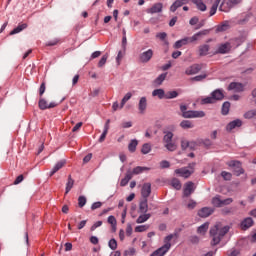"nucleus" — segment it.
Segmentation results:
<instances>
[{"mask_svg": "<svg viewBox=\"0 0 256 256\" xmlns=\"http://www.w3.org/2000/svg\"><path fill=\"white\" fill-rule=\"evenodd\" d=\"M165 79H167V73H162L155 79L154 83L156 85H162Z\"/></svg>", "mask_w": 256, "mask_h": 256, "instance_id": "obj_39", "label": "nucleus"}, {"mask_svg": "<svg viewBox=\"0 0 256 256\" xmlns=\"http://www.w3.org/2000/svg\"><path fill=\"white\" fill-rule=\"evenodd\" d=\"M101 225H103V221H97L95 222L91 228H90V231H95V229H97L98 227H101Z\"/></svg>", "mask_w": 256, "mask_h": 256, "instance_id": "obj_59", "label": "nucleus"}, {"mask_svg": "<svg viewBox=\"0 0 256 256\" xmlns=\"http://www.w3.org/2000/svg\"><path fill=\"white\" fill-rule=\"evenodd\" d=\"M131 97H133V94H131V92L126 93V95L122 98L120 109H123V107H125V103H127V101L131 99Z\"/></svg>", "mask_w": 256, "mask_h": 256, "instance_id": "obj_40", "label": "nucleus"}, {"mask_svg": "<svg viewBox=\"0 0 256 256\" xmlns=\"http://www.w3.org/2000/svg\"><path fill=\"white\" fill-rule=\"evenodd\" d=\"M138 109H139L140 113H145V111L147 110V98L146 97L140 98L139 103H138Z\"/></svg>", "mask_w": 256, "mask_h": 256, "instance_id": "obj_24", "label": "nucleus"}, {"mask_svg": "<svg viewBox=\"0 0 256 256\" xmlns=\"http://www.w3.org/2000/svg\"><path fill=\"white\" fill-rule=\"evenodd\" d=\"M250 243H256V232L249 236Z\"/></svg>", "mask_w": 256, "mask_h": 256, "instance_id": "obj_64", "label": "nucleus"}, {"mask_svg": "<svg viewBox=\"0 0 256 256\" xmlns=\"http://www.w3.org/2000/svg\"><path fill=\"white\" fill-rule=\"evenodd\" d=\"M233 4L231 3V0L223 1L219 7V11H223L224 13H229L231 9H233Z\"/></svg>", "mask_w": 256, "mask_h": 256, "instance_id": "obj_19", "label": "nucleus"}, {"mask_svg": "<svg viewBox=\"0 0 256 256\" xmlns=\"http://www.w3.org/2000/svg\"><path fill=\"white\" fill-rule=\"evenodd\" d=\"M223 97H225V95L223 94V90L216 89L211 93V96L202 99V103L203 105L217 103V101H221Z\"/></svg>", "mask_w": 256, "mask_h": 256, "instance_id": "obj_3", "label": "nucleus"}, {"mask_svg": "<svg viewBox=\"0 0 256 256\" xmlns=\"http://www.w3.org/2000/svg\"><path fill=\"white\" fill-rule=\"evenodd\" d=\"M166 95H167V93H165V90H163V89H155L152 92V96L158 97V99H165Z\"/></svg>", "mask_w": 256, "mask_h": 256, "instance_id": "obj_28", "label": "nucleus"}, {"mask_svg": "<svg viewBox=\"0 0 256 256\" xmlns=\"http://www.w3.org/2000/svg\"><path fill=\"white\" fill-rule=\"evenodd\" d=\"M149 219H151V214L143 213L136 219V223L138 224L145 223L146 221H149Z\"/></svg>", "mask_w": 256, "mask_h": 256, "instance_id": "obj_31", "label": "nucleus"}, {"mask_svg": "<svg viewBox=\"0 0 256 256\" xmlns=\"http://www.w3.org/2000/svg\"><path fill=\"white\" fill-rule=\"evenodd\" d=\"M221 203H222L221 196H215L214 198H212V205L214 207H221Z\"/></svg>", "mask_w": 256, "mask_h": 256, "instance_id": "obj_44", "label": "nucleus"}, {"mask_svg": "<svg viewBox=\"0 0 256 256\" xmlns=\"http://www.w3.org/2000/svg\"><path fill=\"white\" fill-rule=\"evenodd\" d=\"M179 234H169L164 238V245L160 248H158L156 251H154L150 256H164L169 252V249H171V240L172 239H178Z\"/></svg>", "mask_w": 256, "mask_h": 256, "instance_id": "obj_2", "label": "nucleus"}, {"mask_svg": "<svg viewBox=\"0 0 256 256\" xmlns=\"http://www.w3.org/2000/svg\"><path fill=\"white\" fill-rule=\"evenodd\" d=\"M163 133H164V137H163V143H164V145H165L166 143H171V142H173V132H171V131H164Z\"/></svg>", "mask_w": 256, "mask_h": 256, "instance_id": "obj_29", "label": "nucleus"}, {"mask_svg": "<svg viewBox=\"0 0 256 256\" xmlns=\"http://www.w3.org/2000/svg\"><path fill=\"white\" fill-rule=\"evenodd\" d=\"M163 11V3L158 2L153 4V6L146 10L150 15H154V13H161Z\"/></svg>", "mask_w": 256, "mask_h": 256, "instance_id": "obj_13", "label": "nucleus"}, {"mask_svg": "<svg viewBox=\"0 0 256 256\" xmlns=\"http://www.w3.org/2000/svg\"><path fill=\"white\" fill-rule=\"evenodd\" d=\"M229 233V226H224L221 222H217L210 229V236L212 237L211 245H219L221 239Z\"/></svg>", "mask_w": 256, "mask_h": 256, "instance_id": "obj_1", "label": "nucleus"}, {"mask_svg": "<svg viewBox=\"0 0 256 256\" xmlns=\"http://www.w3.org/2000/svg\"><path fill=\"white\" fill-rule=\"evenodd\" d=\"M227 29H229V24L228 23H224L220 26L217 27V31H227Z\"/></svg>", "mask_w": 256, "mask_h": 256, "instance_id": "obj_58", "label": "nucleus"}, {"mask_svg": "<svg viewBox=\"0 0 256 256\" xmlns=\"http://www.w3.org/2000/svg\"><path fill=\"white\" fill-rule=\"evenodd\" d=\"M24 29H27V23L19 24L10 32V35H17V33H21Z\"/></svg>", "mask_w": 256, "mask_h": 256, "instance_id": "obj_33", "label": "nucleus"}, {"mask_svg": "<svg viewBox=\"0 0 256 256\" xmlns=\"http://www.w3.org/2000/svg\"><path fill=\"white\" fill-rule=\"evenodd\" d=\"M45 82H43L41 85H40V88H39V95L40 97H43V94L45 93Z\"/></svg>", "mask_w": 256, "mask_h": 256, "instance_id": "obj_63", "label": "nucleus"}, {"mask_svg": "<svg viewBox=\"0 0 256 256\" xmlns=\"http://www.w3.org/2000/svg\"><path fill=\"white\" fill-rule=\"evenodd\" d=\"M144 171H150V168L143 167V166H137L131 171L132 177H133V175H141V173H143Z\"/></svg>", "mask_w": 256, "mask_h": 256, "instance_id": "obj_27", "label": "nucleus"}, {"mask_svg": "<svg viewBox=\"0 0 256 256\" xmlns=\"http://www.w3.org/2000/svg\"><path fill=\"white\" fill-rule=\"evenodd\" d=\"M141 152L143 153V155H147V153H150L151 152V144H144L142 146V149H141Z\"/></svg>", "mask_w": 256, "mask_h": 256, "instance_id": "obj_50", "label": "nucleus"}, {"mask_svg": "<svg viewBox=\"0 0 256 256\" xmlns=\"http://www.w3.org/2000/svg\"><path fill=\"white\" fill-rule=\"evenodd\" d=\"M107 59H109V54L103 55L100 61L98 62V67H103L105 63H107Z\"/></svg>", "mask_w": 256, "mask_h": 256, "instance_id": "obj_51", "label": "nucleus"}, {"mask_svg": "<svg viewBox=\"0 0 256 256\" xmlns=\"http://www.w3.org/2000/svg\"><path fill=\"white\" fill-rule=\"evenodd\" d=\"M209 51H211V46L209 44H201L198 46L197 53L199 57H207Z\"/></svg>", "mask_w": 256, "mask_h": 256, "instance_id": "obj_11", "label": "nucleus"}, {"mask_svg": "<svg viewBox=\"0 0 256 256\" xmlns=\"http://www.w3.org/2000/svg\"><path fill=\"white\" fill-rule=\"evenodd\" d=\"M153 49H148L139 55V61L140 63H149L151 59H153Z\"/></svg>", "mask_w": 256, "mask_h": 256, "instance_id": "obj_6", "label": "nucleus"}, {"mask_svg": "<svg viewBox=\"0 0 256 256\" xmlns=\"http://www.w3.org/2000/svg\"><path fill=\"white\" fill-rule=\"evenodd\" d=\"M108 223L110 225H117V219H115V216H109L108 217Z\"/></svg>", "mask_w": 256, "mask_h": 256, "instance_id": "obj_62", "label": "nucleus"}, {"mask_svg": "<svg viewBox=\"0 0 256 256\" xmlns=\"http://www.w3.org/2000/svg\"><path fill=\"white\" fill-rule=\"evenodd\" d=\"M176 175L179 177H184V179H187L193 175V170H189L187 167L179 168L174 171Z\"/></svg>", "mask_w": 256, "mask_h": 256, "instance_id": "obj_9", "label": "nucleus"}, {"mask_svg": "<svg viewBox=\"0 0 256 256\" xmlns=\"http://www.w3.org/2000/svg\"><path fill=\"white\" fill-rule=\"evenodd\" d=\"M184 45H189V40L187 37L176 41L174 44V49H181V47H183Z\"/></svg>", "mask_w": 256, "mask_h": 256, "instance_id": "obj_30", "label": "nucleus"}, {"mask_svg": "<svg viewBox=\"0 0 256 256\" xmlns=\"http://www.w3.org/2000/svg\"><path fill=\"white\" fill-rule=\"evenodd\" d=\"M233 203V198H226L222 200L221 207H225V205H231Z\"/></svg>", "mask_w": 256, "mask_h": 256, "instance_id": "obj_56", "label": "nucleus"}, {"mask_svg": "<svg viewBox=\"0 0 256 256\" xmlns=\"http://www.w3.org/2000/svg\"><path fill=\"white\" fill-rule=\"evenodd\" d=\"M137 145H138V142L137 140H132L129 145H128V149L130 151V153H135L136 149H137Z\"/></svg>", "mask_w": 256, "mask_h": 256, "instance_id": "obj_43", "label": "nucleus"}, {"mask_svg": "<svg viewBox=\"0 0 256 256\" xmlns=\"http://www.w3.org/2000/svg\"><path fill=\"white\" fill-rule=\"evenodd\" d=\"M103 205V203L101 202H94L91 206L92 211H95V209H101V206Z\"/></svg>", "mask_w": 256, "mask_h": 256, "instance_id": "obj_61", "label": "nucleus"}, {"mask_svg": "<svg viewBox=\"0 0 256 256\" xmlns=\"http://www.w3.org/2000/svg\"><path fill=\"white\" fill-rule=\"evenodd\" d=\"M179 97V93L177 91H169L166 93L165 99H175Z\"/></svg>", "mask_w": 256, "mask_h": 256, "instance_id": "obj_45", "label": "nucleus"}, {"mask_svg": "<svg viewBox=\"0 0 256 256\" xmlns=\"http://www.w3.org/2000/svg\"><path fill=\"white\" fill-rule=\"evenodd\" d=\"M203 79H207V74H201L191 78V81H203Z\"/></svg>", "mask_w": 256, "mask_h": 256, "instance_id": "obj_55", "label": "nucleus"}, {"mask_svg": "<svg viewBox=\"0 0 256 256\" xmlns=\"http://www.w3.org/2000/svg\"><path fill=\"white\" fill-rule=\"evenodd\" d=\"M229 109H231V103L224 102L223 105H222V115H228L229 114Z\"/></svg>", "mask_w": 256, "mask_h": 256, "instance_id": "obj_42", "label": "nucleus"}, {"mask_svg": "<svg viewBox=\"0 0 256 256\" xmlns=\"http://www.w3.org/2000/svg\"><path fill=\"white\" fill-rule=\"evenodd\" d=\"M253 223V218L248 217L241 222V229H243V231H247V229L253 227Z\"/></svg>", "mask_w": 256, "mask_h": 256, "instance_id": "obj_22", "label": "nucleus"}, {"mask_svg": "<svg viewBox=\"0 0 256 256\" xmlns=\"http://www.w3.org/2000/svg\"><path fill=\"white\" fill-rule=\"evenodd\" d=\"M214 211H215V209H213V208L204 207L198 211V215H199V217L207 218L210 215H213Z\"/></svg>", "mask_w": 256, "mask_h": 256, "instance_id": "obj_16", "label": "nucleus"}, {"mask_svg": "<svg viewBox=\"0 0 256 256\" xmlns=\"http://www.w3.org/2000/svg\"><path fill=\"white\" fill-rule=\"evenodd\" d=\"M228 167L234 168V174L236 177H239V175H243L245 173V170H243V167H241V163L237 160H232L227 163Z\"/></svg>", "mask_w": 256, "mask_h": 256, "instance_id": "obj_5", "label": "nucleus"}, {"mask_svg": "<svg viewBox=\"0 0 256 256\" xmlns=\"http://www.w3.org/2000/svg\"><path fill=\"white\" fill-rule=\"evenodd\" d=\"M148 229H149V224H145V225L136 226L134 231L135 233H145V231H148Z\"/></svg>", "mask_w": 256, "mask_h": 256, "instance_id": "obj_38", "label": "nucleus"}, {"mask_svg": "<svg viewBox=\"0 0 256 256\" xmlns=\"http://www.w3.org/2000/svg\"><path fill=\"white\" fill-rule=\"evenodd\" d=\"M195 147H197V143L194 141L189 142V140L182 138L181 139V149L182 151H186V149H190L191 151H193V149H195Z\"/></svg>", "mask_w": 256, "mask_h": 256, "instance_id": "obj_10", "label": "nucleus"}, {"mask_svg": "<svg viewBox=\"0 0 256 256\" xmlns=\"http://www.w3.org/2000/svg\"><path fill=\"white\" fill-rule=\"evenodd\" d=\"M180 127L182 129H193L195 127V125H193V122H191L190 120H183L180 123Z\"/></svg>", "mask_w": 256, "mask_h": 256, "instance_id": "obj_35", "label": "nucleus"}, {"mask_svg": "<svg viewBox=\"0 0 256 256\" xmlns=\"http://www.w3.org/2000/svg\"><path fill=\"white\" fill-rule=\"evenodd\" d=\"M227 255L228 256H238V255H241V252L239 251V249L232 248L227 251Z\"/></svg>", "mask_w": 256, "mask_h": 256, "instance_id": "obj_52", "label": "nucleus"}, {"mask_svg": "<svg viewBox=\"0 0 256 256\" xmlns=\"http://www.w3.org/2000/svg\"><path fill=\"white\" fill-rule=\"evenodd\" d=\"M221 177H223V179L225 181H231L233 174H231V172H227V171H222L221 172Z\"/></svg>", "mask_w": 256, "mask_h": 256, "instance_id": "obj_48", "label": "nucleus"}, {"mask_svg": "<svg viewBox=\"0 0 256 256\" xmlns=\"http://www.w3.org/2000/svg\"><path fill=\"white\" fill-rule=\"evenodd\" d=\"M110 249H112V251H115V249H117V240L115 239H111L108 243Z\"/></svg>", "mask_w": 256, "mask_h": 256, "instance_id": "obj_54", "label": "nucleus"}, {"mask_svg": "<svg viewBox=\"0 0 256 256\" xmlns=\"http://www.w3.org/2000/svg\"><path fill=\"white\" fill-rule=\"evenodd\" d=\"M235 214V208H224L222 209V215H234Z\"/></svg>", "mask_w": 256, "mask_h": 256, "instance_id": "obj_49", "label": "nucleus"}, {"mask_svg": "<svg viewBox=\"0 0 256 256\" xmlns=\"http://www.w3.org/2000/svg\"><path fill=\"white\" fill-rule=\"evenodd\" d=\"M182 117L184 119H201V118L205 117V112L189 110L187 112H184V114H182Z\"/></svg>", "mask_w": 256, "mask_h": 256, "instance_id": "obj_4", "label": "nucleus"}, {"mask_svg": "<svg viewBox=\"0 0 256 256\" xmlns=\"http://www.w3.org/2000/svg\"><path fill=\"white\" fill-rule=\"evenodd\" d=\"M171 184H172V187H174V189H177V191L181 189V182L178 179H173Z\"/></svg>", "mask_w": 256, "mask_h": 256, "instance_id": "obj_53", "label": "nucleus"}, {"mask_svg": "<svg viewBox=\"0 0 256 256\" xmlns=\"http://www.w3.org/2000/svg\"><path fill=\"white\" fill-rule=\"evenodd\" d=\"M151 195V183H144L141 189V196L147 199Z\"/></svg>", "mask_w": 256, "mask_h": 256, "instance_id": "obj_15", "label": "nucleus"}, {"mask_svg": "<svg viewBox=\"0 0 256 256\" xmlns=\"http://www.w3.org/2000/svg\"><path fill=\"white\" fill-rule=\"evenodd\" d=\"M244 86L239 82H232L228 86V91H234V93H241L243 91Z\"/></svg>", "mask_w": 256, "mask_h": 256, "instance_id": "obj_14", "label": "nucleus"}, {"mask_svg": "<svg viewBox=\"0 0 256 256\" xmlns=\"http://www.w3.org/2000/svg\"><path fill=\"white\" fill-rule=\"evenodd\" d=\"M130 179H133V173H131V170H128L125 177L120 181V186L125 187Z\"/></svg>", "mask_w": 256, "mask_h": 256, "instance_id": "obj_25", "label": "nucleus"}, {"mask_svg": "<svg viewBox=\"0 0 256 256\" xmlns=\"http://www.w3.org/2000/svg\"><path fill=\"white\" fill-rule=\"evenodd\" d=\"M190 0H176L171 6H170V11L172 13H175L179 7H183V5H187Z\"/></svg>", "mask_w": 256, "mask_h": 256, "instance_id": "obj_17", "label": "nucleus"}, {"mask_svg": "<svg viewBox=\"0 0 256 256\" xmlns=\"http://www.w3.org/2000/svg\"><path fill=\"white\" fill-rule=\"evenodd\" d=\"M219 3H221V0H215L211 9H210V17H213L217 13V9L219 8Z\"/></svg>", "mask_w": 256, "mask_h": 256, "instance_id": "obj_36", "label": "nucleus"}, {"mask_svg": "<svg viewBox=\"0 0 256 256\" xmlns=\"http://www.w3.org/2000/svg\"><path fill=\"white\" fill-rule=\"evenodd\" d=\"M170 165L171 164L167 160H163V161L160 162L161 169H169Z\"/></svg>", "mask_w": 256, "mask_h": 256, "instance_id": "obj_57", "label": "nucleus"}, {"mask_svg": "<svg viewBox=\"0 0 256 256\" xmlns=\"http://www.w3.org/2000/svg\"><path fill=\"white\" fill-rule=\"evenodd\" d=\"M203 67H201V64H193L190 67L186 68L185 75H197L199 71H201Z\"/></svg>", "mask_w": 256, "mask_h": 256, "instance_id": "obj_12", "label": "nucleus"}, {"mask_svg": "<svg viewBox=\"0 0 256 256\" xmlns=\"http://www.w3.org/2000/svg\"><path fill=\"white\" fill-rule=\"evenodd\" d=\"M229 51H231V43L226 42L224 44H220L217 48V50L215 51L216 55H225L227 53H229Z\"/></svg>", "mask_w": 256, "mask_h": 256, "instance_id": "obj_8", "label": "nucleus"}, {"mask_svg": "<svg viewBox=\"0 0 256 256\" xmlns=\"http://www.w3.org/2000/svg\"><path fill=\"white\" fill-rule=\"evenodd\" d=\"M73 185H75V180H73V178H71V175H69L68 182L66 183V195L67 193H69V191H71V189H73Z\"/></svg>", "mask_w": 256, "mask_h": 256, "instance_id": "obj_37", "label": "nucleus"}, {"mask_svg": "<svg viewBox=\"0 0 256 256\" xmlns=\"http://www.w3.org/2000/svg\"><path fill=\"white\" fill-rule=\"evenodd\" d=\"M241 125H243V122L239 119L233 120L232 122H230L226 129L227 131H233V129H236V127H241Z\"/></svg>", "mask_w": 256, "mask_h": 256, "instance_id": "obj_23", "label": "nucleus"}, {"mask_svg": "<svg viewBox=\"0 0 256 256\" xmlns=\"http://www.w3.org/2000/svg\"><path fill=\"white\" fill-rule=\"evenodd\" d=\"M208 230H209V222H205V223L202 224L200 227H198L197 233H198L199 235H205Z\"/></svg>", "mask_w": 256, "mask_h": 256, "instance_id": "obj_32", "label": "nucleus"}, {"mask_svg": "<svg viewBox=\"0 0 256 256\" xmlns=\"http://www.w3.org/2000/svg\"><path fill=\"white\" fill-rule=\"evenodd\" d=\"M256 117V109L250 110L244 114L245 119H253Z\"/></svg>", "mask_w": 256, "mask_h": 256, "instance_id": "obj_47", "label": "nucleus"}, {"mask_svg": "<svg viewBox=\"0 0 256 256\" xmlns=\"http://www.w3.org/2000/svg\"><path fill=\"white\" fill-rule=\"evenodd\" d=\"M193 191H195V184L193 182H187L184 186V197H189Z\"/></svg>", "mask_w": 256, "mask_h": 256, "instance_id": "obj_18", "label": "nucleus"}, {"mask_svg": "<svg viewBox=\"0 0 256 256\" xmlns=\"http://www.w3.org/2000/svg\"><path fill=\"white\" fill-rule=\"evenodd\" d=\"M85 205H87V198L85 196H79L78 207L83 208Z\"/></svg>", "mask_w": 256, "mask_h": 256, "instance_id": "obj_46", "label": "nucleus"}, {"mask_svg": "<svg viewBox=\"0 0 256 256\" xmlns=\"http://www.w3.org/2000/svg\"><path fill=\"white\" fill-rule=\"evenodd\" d=\"M203 35H207V31H200L196 34H194L191 37H186L188 39V43H195V41H199V39H201V37H203Z\"/></svg>", "mask_w": 256, "mask_h": 256, "instance_id": "obj_21", "label": "nucleus"}, {"mask_svg": "<svg viewBox=\"0 0 256 256\" xmlns=\"http://www.w3.org/2000/svg\"><path fill=\"white\" fill-rule=\"evenodd\" d=\"M57 105L58 104L56 102H51L50 104H48L47 100H45V98H41V97L38 102V107L42 111H45V109H54V107H57Z\"/></svg>", "mask_w": 256, "mask_h": 256, "instance_id": "obj_7", "label": "nucleus"}, {"mask_svg": "<svg viewBox=\"0 0 256 256\" xmlns=\"http://www.w3.org/2000/svg\"><path fill=\"white\" fill-rule=\"evenodd\" d=\"M67 165V160L63 159L56 163V165L53 167L52 171L50 172V177H53L57 171H60V169H63V166Z\"/></svg>", "mask_w": 256, "mask_h": 256, "instance_id": "obj_20", "label": "nucleus"}, {"mask_svg": "<svg viewBox=\"0 0 256 256\" xmlns=\"http://www.w3.org/2000/svg\"><path fill=\"white\" fill-rule=\"evenodd\" d=\"M157 39H160V41H165V39H167V33L165 32H161L156 34Z\"/></svg>", "mask_w": 256, "mask_h": 256, "instance_id": "obj_60", "label": "nucleus"}, {"mask_svg": "<svg viewBox=\"0 0 256 256\" xmlns=\"http://www.w3.org/2000/svg\"><path fill=\"white\" fill-rule=\"evenodd\" d=\"M139 211L140 213H147V211H149V204L147 199L143 198V200L140 202Z\"/></svg>", "mask_w": 256, "mask_h": 256, "instance_id": "obj_26", "label": "nucleus"}, {"mask_svg": "<svg viewBox=\"0 0 256 256\" xmlns=\"http://www.w3.org/2000/svg\"><path fill=\"white\" fill-rule=\"evenodd\" d=\"M192 3L197 6V9H199V11H207V5L203 3V0H192Z\"/></svg>", "mask_w": 256, "mask_h": 256, "instance_id": "obj_34", "label": "nucleus"}, {"mask_svg": "<svg viewBox=\"0 0 256 256\" xmlns=\"http://www.w3.org/2000/svg\"><path fill=\"white\" fill-rule=\"evenodd\" d=\"M164 147L168 151H177V144H175L174 142H167L166 144H164Z\"/></svg>", "mask_w": 256, "mask_h": 256, "instance_id": "obj_41", "label": "nucleus"}]
</instances>
